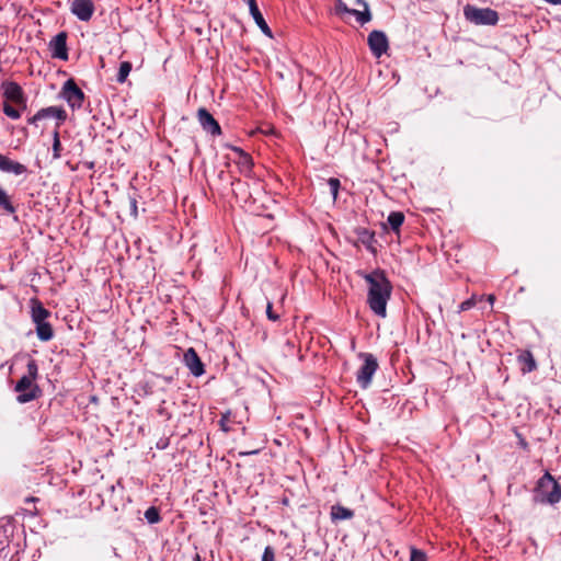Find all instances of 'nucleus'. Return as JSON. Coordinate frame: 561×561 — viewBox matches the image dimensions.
<instances>
[{
    "mask_svg": "<svg viewBox=\"0 0 561 561\" xmlns=\"http://www.w3.org/2000/svg\"><path fill=\"white\" fill-rule=\"evenodd\" d=\"M131 69H133L131 62H129V61H122L121 65H119V69H118L117 76H116V81L118 83H124L127 80Z\"/></svg>",
    "mask_w": 561,
    "mask_h": 561,
    "instance_id": "obj_25",
    "label": "nucleus"
},
{
    "mask_svg": "<svg viewBox=\"0 0 561 561\" xmlns=\"http://www.w3.org/2000/svg\"><path fill=\"white\" fill-rule=\"evenodd\" d=\"M129 207H130V215L136 218L138 216L136 197H133V196L129 197Z\"/></svg>",
    "mask_w": 561,
    "mask_h": 561,
    "instance_id": "obj_35",
    "label": "nucleus"
},
{
    "mask_svg": "<svg viewBox=\"0 0 561 561\" xmlns=\"http://www.w3.org/2000/svg\"><path fill=\"white\" fill-rule=\"evenodd\" d=\"M266 316L271 321H277L279 319V316L273 311V305L271 301H268L266 306Z\"/></svg>",
    "mask_w": 561,
    "mask_h": 561,
    "instance_id": "obj_34",
    "label": "nucleus"
},
{
    "mask_svg": "<svg viewBox=\"0 0 561 561\" xmlns=\"http://www.w3.org/2000/svg\"><path fill=\"white\" fill-rule=\"evenodd\" d=\"M360 276L368 284L367 305L378 317H387V304L391 297L392 284L385 271L374 270L371 273H360Z\"/></svg>",
    "mask_w": 561,
    "mask_h": 561,
    "instance_id": "obj_1",
    "label": "nucleus"
},
{
    "mask_svg": "<svg viewBox=\"0 0 561 561\" xmlns=\"http://www.w3.org/2000/svg\"><path fill=\"white\" fill-rule=\"evenodd\" d=\"M410 550V561H424L425 553L422 550L415 548H409Z\"/></svg>",
    "mask_w": 561,
    "mask_h": 561,
    "instance_id": "obj_30",
    "label": "nucleus"
},
{
    "mask_svg": "<svg viewBox=\"0 0 561 561\" xmlns=\"http://www.w3.org/2000/svg\"><path fill=\"white\" fill-rule=\"evenodd\" d=\"M87 167H88L89 169H93V168H94V162H89V163H87Z\"/></svg>",
    "mask_w": 561,
    "mask_h": 561,
    "instance_id": "obj_42",
    "label": "nucleus"
},
{
    "mask_svg": "<svg viewBox=\"0 0 561 561\" xmlns=\"http://www.w3.org/2000/svg\"><path fill=\"white\" fill-rule=\"evenodd\" d=\"M367 43L371 54L377 58L386 54L389 48L388 37L382 31H371L368 34Z\"/></svg>",
    "mask_w": 561,
    "mask_h": 561,
    "instance_id": "obj_7",
    "label": "nucleus"
},
{
    "mask_svg": "<svg viewBox=\"0 0 561 561\" xmlns=\"http://www.w3.org/2000/svg\"><path fill=\"white\" fill-rule=\"evenodd\" d=\"M41 115L43 116V118H50V117L56 118L57 123H56L55 129H57V130H59V127L61 126V124H64V122L67 119L66 111L62 107H58V106H48V107L41 108Z\"/></svg>",
    "mask_w": 561,
    "mask_h": 561,
    "instance_id": "obj_17",
    "label": "nucleus"
},
{
    "mask_svg": "<svg viewBox=\"0 0 561 561\" xmlns=\"http://www.w3.org/2000/svg\"><path fill=\"white\" fill-rule=\"evenodd\" d=\"M0 171L12 173L14 175H22L27 172L26 165L9 159L7 156L0 153Z\"/></svg>",
    "mask_w": 561,
    "mask_h": 561,
    "instance_id": "obj_13",
    "label": "nucleus"
},
{
    "mask_svg": "<svg viewBox=\"0 0 561 561\" xmlns=\"http://www.w3.org/2000/svg\"><path fill=\"white\" fill-rule=\"evenodd\" d=\"M517 437H518V444L519 446L523 448V449H528V443L526 442V439L520 435V434H516Z\"/></svg>",
    "mask_w": 561,
    "mask_h": 561,
    "instance_id": "obj_37",
    "label": "nucleus"
},
{
    "mask_svg": "<svg viewBox=\"0 0 561 561\" xmlns=\"http://www.w3.org/2000/svg\"><path fill=\"white\" fill-rule=\"evenodd\" d=\"M26 103H27V99H26V95H24V103H14V104L18 105L21 110H25Z\"/></svg>",
    "mask_w": 561,
    "mask_h": 561,
    "instance_id": "obj_39",
    "label": "nucleus"
},
{
    "mask_svg": "<svg viewBox=\"0 0 561 561\" xmlns=\"http://www.w3.org/2000/svg\"><path fill=\"white\" fill-rule=\"evenodd\" d=\"M536 499L541 503L556 504L561 500V484L546 472L537 483Z\"/></svg>",
    "mask_w": 561,
    "mask_h": 561,
    "instance_id": "obj_3",
    "label": "nucleus"
},
{
    "mask_svg": "<svg viewBox=\"0 0 561 561\" xmlns=\"http://www.w3.org/2000/svg\"><path fill=\"white\" fill-rule=\"evenodd\" d=\"M35 330L37 337L43 342L50 341L54 337L53 327L47 321L35 324Z\"/></svg>",
    "mask_w": 561,
    "mask_h": 561,
    "instance_id": "obj_22",
    "label": "nucleus"
},
{
    "mask_svg": "<svg viewBox=\"0 0 561 561\" xmlns=\"http://www.w3.org/2000/svg\"><path fill=\"white\" fill-rule=\"evenodd\" d=\"M38 376V366L35 359L27 362V374L21 377L16 382L14 390L18 392L16 401L19 403H27L41 396L39 387L34 383Z\"/></svg>",
    "mask_w": 561,
    "mask_h": 561,
    "instance_id": "obj_2",
    "label": "nucleus"
},
{
    "mask_svg": "<svg viewBox=\"0 0 561 561\" xmlns=\"http://www.w3.org/2000/svg\"><path fill=\"white\" fill-rule=\"evenodd\" d=\"M465 18L476 25H495L499 21V14L490 8H477L466 5L463 9Z\"/></svg>",
    "mask_w": 561,
    "mask_h": 561,
    "instance_id": "obj_4",
    "label": "nucleus"
},
{
    "mask_svg": "<svg viewBox=\"0 0 561 561\" xmlns=\"http://www.w3.org/2000/svg\"><path fill=\"white\" fill-rule=\"evenodd\" d=\"M359 241L373 253H376V249L374 244L377 242L375 238V232L370 231L366 228H362L357 232Z\"/></svg>",
    "mask_w": 561,
    "mask_h": 561,
    "instance_id": "obj_21",
    "label": "nucleus"
},
{
    "mask_svg": "<svg viewBox=\"0 0 561 561\" xmlns=\"http://www.w3.org/2000/svg\"><path fill=\"white\" fill-rule=\"evenodd\" d=\"M197 119H198L202 128L206 133H209L213 136H218L221 134L220 125L206 108L201 107L197 111Z\"/></svg>",
    "mask_w": 561,
    "mask_h": 561,
    "instance_id": "obj_10",
    "label": "nucleus"
},
{
    "mask_svg": "<svg viewBox=\"0 0 561 561\" xmlns=\"http://www.w3.org/2000/svg\"><path fill=\"white\" fill-rule=\"evenodd\" d=\"M3 96L12 103H24V91L15 81H3L1 83Z\"/></svg>",
    "mask_w": 561,
    "mask_h": 561,
    "instance_id": "obj_12",
    "label": "nucleus"
},
{
    "mask_svg": "<svg viewBox=\"0 0 561 561\" xmlns=\"http://www.w3.org/2000/svg\"><path fill=\"white\" fill-rule=\"evenodd\" d=\"M359 357L363 358L364 363L357 371L356 381L363 389H366L378 369V362L370 353H360Z\"/></svg>",
    "mask_w": 561,
    "mask_h": 561,
    "instance_id": "obj_5",
    "label": "nucleus"
},
{
    "mask_svg": "<svg viewBox=\"0 0 561 561\" xmlns=\"http://www.w3.org/2000/svg\"><path fill=\"white\" fill-rule=\"evenodd\" d=\"M3 113L12 119H19L21 117V112L8 102L3 103Z\"/></svg>",
    "mask_w": 561,
    "mask_h": 561,
    "instance_id": "obj_28",
    "label": "nucleus"
},
{
    "mask_svg": "<svg viewBox=\"0 0 561 561\" xmlns=\"http://www.w3.org/2000/svg\"><path fill=\"white\" fill-rule=\"evenodd\" d=\"M158 413H159L160 415L167 416V419H170V414L167 412V410H165L163 407H160V408L158 409Z\"/></svg>",
    "mask_w": 561,
    "mask_h": 561,
    "instance_id": "obj_38",
    "label": "nucleus"
},
{
    "mask_svg": "<svg viewBox=\"0 0 561 561\" xmlns=\"http://www.w3.org/2000/svg\"><path fill=\"white\" fill-rule=\"evenodd\" d=\"M194 561H201V558L198 554H195Z\"/></svg>",
    "mask_w": 561,
    "mask_h": 561,
    "instance_id": "obj_43",
    "label": "nucleus"
},
{
    "mask_svg": "<svg viewBox=\"0 0 561 561\" xmlns=\"http://www.w3.org/2000/svg\"><path fill=\"white\" fill-rule=\"evenodd\" d=\"M2 367V364L0 363V368Z\"/></svg>",
    "mask_w": 561,
    "mask_h": 561,
    "instance_id": "obj_46",
    "label": "nucleus"
},
{
    "mask_svg": "<svg viewBox=\"0 0 561 561\" xmlns=\"http://www.w3.org/2000/svg\"><path fill=\"white\" fill-rule=\"evenodd\" d=\"M355 3L356 5L363 8V10L350 9V12L346 15L355 16L356 21L360 25H364L371 20V13L369 11L368 3L365 0H356Z\"/></svg>",
    "mask_w": 561,
    "mask_h": 561,
    "instance_id": "obj_15",
    "label": "nucleus"
},
{
    "mask_svg": "<svg viewBox=\"0 0 561 561\" xmlns=\"http://www.w3.org/2000/svg\"><path fill=\"white\" fill-rule=\"evenodd\" d=\"M474 305H476V299H474V297H471V298L462 301L459 305V311H467V310L471 309L472 307H474Z\"/></svg>",
    "mask_w": 561,
    "mask_h": 561,
    "instance_id": "obj_32",
    "label": "nucleus"
},
{
    "mask_svg": "<svg viewBox=\"0 0 561 561\" xmlns=\"http://www.w3.org/2000/svg\"><path fill=\"white\" fill-rule=\"evenodd\" d=\"M0 208L8 214H14L15 207L13 206L10 196L7 194V192L0 186Z\"/></svg>",
    "mask_w": 561,
    "mask_h": 561,
    "instance_id": "obj_24",
    "label": "nucleus"
},
{
    "mask_svg": "<svg viewBox=\"0 0 561 561\" xmlns=\"http://www.w3.org/2000/svg\"><path fill=\"white\" fill-rule=\"evenodd\" d=\"M225 419H226V416H222V419L220 420V424H221L222 430L227 432L228 428L226 427Z\"/></svg>",
    "mask_w": 561,
    "mask_h": 561,
    "instance_id": "obj_40",
    "label": "nucleus"
},
{
    "mask_svg": "<svg viewBox=\"0 0 561 561\" xmlns=\"http://www.w3.org/2000/svg\"><path fill=\"white\" fill-rule=\"evenodd\" d=\"M70 10L80 21L87 22L94 13V4L92 0H73Z\"/></svg>",
    "mask_w": 561,
    "mask_h": 561,
    "instance_id": "obj_11",
    "label": "nucleus"
},
{
    "mask_svg": "<svg viewBox=\"0 0 561 561\" xmlns=\"http://www.w3.org/2000/svg\"><path fill=\"white\" fill-rule=\"evenodd\" d=\"M163 380L165 382L170 383L173 380V378L172 377H163Z\"/></svg>",
    "mask_w": 561,
    "mask_h": 561,
    "instance_id": "obj_41",
    "label": "nucleus"
},
{
    "mask_svg": "<svg viewBox=\"0 0 561 561\" xmlns=\"http://www.w3.org/2000/svg\"><path fill=\"white\" fill-rule=\"evenodd\" d=\"M328 185H329V188H330V193H331L333 199L335 201L336 197H337V194H339V190L341 187V182L336 178H330L328 180Z\"/></svg>",
    "mask_w": 561,
    "mask_h": 561,
    "instance_id": "obj_29",
    "label": "nucleus"
},
{
    "mask_svg": "<svg viewBox=\"0 0 561 561\" xmlns=\"http://www.w3.org/2000/svg\"><path fill=\"white\" fill-rule=\"evenodd\" d=\"M61 96L72 110H78L84 101V93L73 79H68L61 89Z\"/></svg>",
    "mask_w": 561,
    "mask_h": 561,
    "instance_id": "obj_6",
    "label": "nucleus"
},
{
    "mask_svg": "<svg viewBox=\"0 0 561 561\" xmlns=\"http://www.w3.org/2000/svg\"><path fill=\"white\" fill-rule=\"evenodd\" d=\"M493 300H494V297H493V296H490V297H489V301H491V302H492Z\"/></svg>",
    "mask_w": 561,
    "mask_h": 561,
    "instance_id": "obj_45",
    "label": "nucleus"
},
{
    "mask_svg": "<svg viewBox=\"0 0 561 561\" xmlns=\"http://www.w3.org/2000/svg\"><path fill=\"white\" fill-rule=\"evenodd\" d=\"M145 518L149 524H157L161 520L160 511L156 506H150L145 512Z\"/></svg>",
    "mask_w": 561,
    "mask_h": 561,
    "instance_id": "obj_26",
    "label": "nucleus"
},
{
    "mask_svg": "<svg viewBox=\"0 0 561 561\" xmlns=\"http://www.w3.org/2000/svg\"><path fill=\"white\" fill-rule=\"evenodd\" d=\"M390 228L398 232L404 221V214L401 211H391L387 218Z\"/></svg>",
    "mask_w": 561,
    "mask_h": 561,
    "instance_id": "obj_23",
    "label": "nucleus"
},
{
    "mask_svg": "<svg viewBox=\"0 0 561 561\" xmlns=\"http://www.w3.org/2000/svg\"><path fill=\"white\" fill-rule=\"evenodd\" d=\"M67 36L66 32H60L50 39L48 46L53 58L68 60Z\"/></svg>",
    "mask_w": 561,
    "mask_h": 561,
    "instance_id": "obj_8",
    "label": "nucleus"
},
{
    "mask_svg": "<svg viewBox=\"0 0 561 561\" xmlns=\"http://www.w3.org/2000/svg\"><path fill=\"white\" fill-rule=\"evenodd\" d=\"M26 501L27 502H30V501L34 502V501H36V499L35 497H28V499H26Z\"/></svg>",
    "mask_w": 561,
    "mask_h": 561,
    "instance_id": "obj_44",
    "label": "nucleus"
},
{
    "mask_svg": "<svg viewBox=\"0 0 561 561\" xmlns=\"http://www.w3.org/2000/svg\"><path fill=\"white\" fill-rule=\"evenodd\" d=\"M44 119L43 116L41 115V110L35 114L33 115L32 117H30L27 119V123L28 124H32V125H36L38 121H42Z\"/></svg>",
    "mask_w": 561,
    "mask_h": 561,
    "instance_id": "obj_36",
    "label": "nucleus"
},
{
    "mask_svg": "<svg viewBox=\"0 0 561 561\" xmlns=\"http://www.w3.org/2000/svg\"><path fill=\"white\" fill-rule=\"evenodd\" d=\"M261 561H274V549L271 546L265 547Z\"/></svg>",
    "mask_w": 561,
    "mask_h": 561,
    "instance_id": "obj_33",
    "label": "nucleus"
},
{
    "mask_svg": "<svg viewBox=\"0 0 561 561\" xmlns=\"http://www.w3.org/2000/svg\"><path fill=\"white\" fill-rule=\"evenodd\" d=\"M335 12L336 14L344 16L350 12V8L342 0H336Z\"/></svg>",
    "mask_w": 561,
    "mask_h": 561,
    "instance_id": "obj_31",
    "label": "nucleus"
},
{
    "mask_svg": "<svg viewBox=\"0 0 561 561\" xmlns=\"http://www.w3.org/2000/svg\"><path fill=\"white\" fill-rule=\"evenodd\" d=\"M330 516L332 522H340L345 519H351L354 517V512L347 507H344L340 504L332 505Z\"/></svg>",
    "mask_w": 561,
    "mask_h": 561,
    "instance_id": "obj_20",
    "label": "nucleus"
},
{
    "mask_svg": "<svg viewBox=\"0 0 561 561\" xmlns=\"http://www.w3.org/2000/svg\"><path fill=\"white\" fill-rule=\"evenodd\" d=\"M183 362L193 376L199 377L205 374V366L193 347L185 351Z\"/></svg>",
    "mask_w": 561,
    "mask_h": 561,
    "instance_id": "obj_9",
    "label": "nucleus"
},
{
    "mask_svg": "<svg viewBox=\"0 0 561 561\" xmlns=\"http://www.w3.org/2000/svg\"><path fill=\"white\" fill-rule=\"evenodd\" d=\"M232 150L238 154L237 165L240 172L247 176L250 175L253 167L251 156L238 147H232Z\"/></svg>",
    "mask_w": 561,
    "mask_h": 561,
    "instance_id": "obj_16",
    "label": "nucleus"
},
{
    "mask_svg": "<svg viewBox=\"0 0 561 561\" xmlns=\"http://www.w3.org/2000/svg\"><path fill=\"white\" fill-rule=\"evenodd\" d=\"M61 149L62 147L59 138V130L55 129L53 131V158L55 160L60 158Z\"/></svg>",
    "mask_w": 561,
    "mask_h": 561,
    "instance_id": "obj_27",
    "label": "nucleus"
},
{
    "mask_svg": "<svg viewBox=\"0 0 561 561\" xmlns=\"http://www.w3.org/2000/svg\"><path fill=\"white\" fill-rule=\"evenodd\" d=\"M518 363L522 365V371L524 374L531 373L537 369V363L530 351H523L518 357Z\"/></svg>",
    "mask_w": 561,
    "mask_h": 561,
    "instance_id": "obj_19",
    "label": "nucleus"
},
{
    "mask_svg": "<svg viewBox=\"0 0 561 561\" xmlns=\"http://www.w3.org/2000/svg\"><path fill=\"white\" fill-rule=\"evenodd\" d=\"M31 317L34 324H37L39 322H45L47 318L50 317V311L47 310L39 300L33 299L31 307Z\"/></svg>",
    "mask_w": 561,
    "mask_h": 561,
    "instance_id": "obj_18",
    "label": "nucleus"
},
{
    "mask_svg": "<svg viewBox=\"0 0 561 561\" xmlns=\"http://www.w3.org/2000/svg\"><path fill=\"white\" fill-rule=\"evenodd\" d=\"M247 3L249 5L250 14L252 15L253 20L255 21L256 25L260 27V30L267 35L268 37H272V31L267 23L265 22L259 7L256 3V0H247Z\"/></svg>",
    "mask_w": 561,
    "mask_h": 561,
    "instance_id": "obj_14",
    "label": "nucleus"
}]
</instances>
